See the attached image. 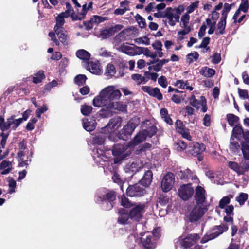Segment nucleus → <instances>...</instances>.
Returning <instances> with one entry per match:
<instances>
[{"mask_svg":"<svg viewBox=\"0 0 249 249\" xmlns=\"http://www.w3.org/2000/svg\"><path fill=\"white\" fill-rule=\"evenodd\" d=\"M161 231L160 227H157L154 228L152 232H149V233L151 234L152 237L156 241H158L161 236Z\"/></svg>","mask_w":249,"mask_h":249,"instance_id":"nucleus-50","label":"nucleus"},{"mask_svg":"<svg viewBox=\"0 0 249 249\" xmlns=\"http://www.w3.org/2000/svg\"><path fill=\"white\" fill-rule=\"evenodd\" d=\"M205 150V146L202 143H191L189 144L187 152L192 155L200 154Z\"/></svg>","mask_w":249,"mask_h":249,"instance_id":"nucleus-22","label":"nucleus"},{"mask_svg":"<svg viewBox=\"0 0 249 249\" xmlns=\"http://www.w3.org/2000/svg\"><path fill=\"white\" fill-rule=\"evenodd\" d=\"M228 229L227 226L222 224L215 226L210 232H208L201 239V243H205L208 241L217 237Z\"/></svg>","mask_w":249,"mask_h":249,"instance_id":"nucleus-11","label":"nucleus"},{"mask_svg":"<svg viewBox=\"0 0 249 249\" xmlns=\"http://www.w3.org/2000/svg\"><path fill=\"white\" fill-rule=\"evenodd\" d=\"M105 20V18L101 16L95 15L91 18L90 20L85 22V26L87 30H90L93 28L94 25L103 22Z\"/></svg>","mask_w":249,"mask_h":249,"instance_id":"nucleus-26","label":"nucleus"},{"mask_svg":"<svg viewBox=\"0 0 249 249\" xmlns=\"http://www.w3.org/2000/svg\"><path fill=\"white\" fill-rule=\"evenodd\" d=\"M140 168L139 164L137 163H132L131 164H128L125 168V171L126 173H136Z\"/></svg>","mask_w":249,"mask_h":249,"instance_id":"nucleus-43","label":"nucleus"},{"mask_svg":"<svg viewBox=\"0 0 249 249\" xmlns=\"http://www.w3.org/2000/svg\"><path fill=\"white\" fill-rule=\"evenodd\" d=\"M228 166L230 169L237 173L239 175H243L249 170V161H244L241 165L234 161H229Z\"/></svg>","mask_w":249,"mask_h":249,"instance_id":"nucleus-15","label":"nucleus"},{"mask_svg":"<svg viewBox=\"0 0 249 249\" xmlns=\"http://www.w3.org/2000/svg\"><path fill=\"white\" fill-rule=\"evenodd\" d=\"M115 199V193L105 188L99 190L95 197L96 202L101 204L103 209L107 211L111 210L113 207Z\"/></svg>","mask_w":249,"mask_h":249,"instance_id":"nucleus-3","label":"nucleus"},{"mask_svg":"<svg viewBox=\"0 0 249 249\" xmlns=\"http://www.w3.org/2000/svg\"><path fill=\"white\" fill-rule=\"evenodd\" d=\"M175 149L178 151H181L186 148V144L183 141H178L175 144Z\"/></svg>","mask_w":249,"mask_h":249,"instance_id":"nucleus-59","label":"nucleus"},{"mask_svg":"<svg viewBox=\"0 0 249 249\" xmlns=\"http://www.w3.org/2000/svg\"><path fill=\"white\" fill-rule=\"evenodd\" d=\"M195 198L196 204L201 205L205 202V191L204 189L200 186H198L195 189Z\"/></svg>","mask_w":249,"mask_h":249,"instance_id":"nucleus-24","label":"nucleus"},{"mask_svg":"<svg viewBox=\"0 0 249 249\" xmlns=\"http://www.w3.org/2000/svg\"><path fill=\"white\" fill-rule=\"evenodd\" d=\"M199 1H196L192 3L187 8V12L189 15L190 13H193L195 9H196L198 6Z\"/></svg>","mask_w":249,"mask_h":249,"instance_id":"nucleus-62","label":"nucleus"},{"mask_svg":"<svg viewBox=\"0 0 249 249\" xmlns=\"http://www.w3.org/2000/svg\"><path fill=\"white\" fill-rule=\"evenodd\" d=\"M115 69L114 66L111 64H107L106 68V73L108 75L113 76L115 73Z\"/></svg>","mask_w":249,"mask_h":249,"instance_id":"nucleus-63","label":"nucleus"},{"mask_svg":"<svg viewBox=\"0 0 249 249\" xmlns=\"http://www.w3.org/2000/svg\"><path fill=\"white\" fill-rule=\"evenodd\" d=\"M138 34L137 29L134 27H131L123 30L114 37L113 41L114 47L117 50H120L121 48L125 44L124 41L132 40Z\"/></svg>","mask_w":249,"mask_h":249,"instance_id":"nucleus-4","label":"nucleus"},{"mask_svg":"<svg viewBox=\"0 0 249 249\" xmlns=\"http://www.w3.org/2000/svg\"><path fill=\"white\" fill-rule=\"evenodd\" d=\"M140 143V132L138 133L134 139L128 143L115 144L112 150V154L116 157L114 160V163H118L120 160L129 156L133 150V148Z\"/></svg>","mask_w":249,"mask_h":249,"instance_id":"nucleus-2","label":"nucleus"},{"mask_svg":"<svg viewBox=\"0 0 249 249\" xmlns=\"http://www.w3.org/2000/svg\"><path fill=\"white\" fill-rule=\"evenodd\" d=\"M206 209L202 205L196 204L190 211L189 214V218L191 222L198 220L205 213Z\"/></svg>","mask_w":249,"mask_h":249,"instance_id":"nucleus-16","label":"nucleus"},{"mask_svg":"<svg viewBox=\"0 0 249 249\" xmlns=\"http://www.w3.org/2000/svg\"><path fill=\"white\" fill-rule=\"evenodd\" d=\"M130 219L133 221H139L140 220V206L138 205L129 211Z\"/></svg>","mask_w":249,"mask_h":249,"instance_id":"nucleus-32","label":"nucleus"},{"mask_svg":"<svg viewBox=\"0 0 249 249\" xmlns=\"http://www.w3.org/2000/svg\"><path fill=\"white\" fill-rule=\"evenodd\" d=\"M136 127V124L132 121H130L120 131L117 138L126 141L131 136Z\"/></svg>","mask_w":249,"mask_h":249,"instance_id":"nucleus-12","label":"nucleus"},{"mask_svg":"<svg viewBox=\"0 0 249 249\" xmlns=\"http://www.w3.org/2000/svg\"><path fill=\"white\" fill-rule=\"evenodd\" d=\"M199 54L197 52H194L188 54L186 56V59L189 63H193L197 60Z\"/></svg>","mask_w":249,"mask_h":249,"instance_id":"nucleus-51","label":"nucleus"},{"mask_svg":"<svg viewBox=\"0 0 249 249\" xmlns=\"http://www.w3.org/2000/svg\"><path fill=\"white\" fill-rule=\"evenodd\" d=\"M122 120L120 117L117 116L112 118L102 130V133H106L108 135L109 140L115 141L117 136L115 133L119 127L121 126Z\"/></svg>","mask_w":249,"mask_h":249,"instance_id":"nucleus-5","label":"nucleus"},{"mask_svg":"<svg viewBox=\"0 0 249 249\" xmlns=\"http://www.w3.org/2000/svg\"><path fill=\"white\" fill-rule=\"evenodd\" d=\"M119 51L128 55H135L139 54V53H140V48L136 46L134 44H130L126 42Z\"/></svg>","mask_w":249,"mask_h":249,"instance_id":"nucleus-21","label":"nucleus"},{"mask_svg":"<svg viewBox=\"0 0 249 249\" xmlns=\"http://www.w3.org/2000/svg\"><path fill=\"white\" fill-rule=\"evenodd\" d=\"M82 121L83 127L86 131H92L95 128L96 123L94 119L90 118V120L85 119Z\"/></svg>","mask_w":249,"mask_h":249,"instance_id":"nucleus-27","label":"nucleus"},{"mask_svg":"<svg viewBox=\"0 0 249 249\" xmlns=\"http://www.w3.org/2000/svg\"><path fill=\"white\" fill-rule=\"evenodd\" d=\"M76 55L78 58L84 61H88L90 57L89 53L84 49L77 50L76 53Z\"/></svg>","mask_w":249,"mask_h":249,"instance_id":"nucleus-37","label":"nucleus"},{"mask_svg":"<svg viewBox=\"0 0 249 249\" xmlns=\"http://www.w3.org/2000/svg\"><path fill=\"white\" fill-rule=\"evenodd\" d=\"M141 243L145 249H154L157 245L156 241L149 232H141Z\"/></svg>","mask_w":249,"mask_h":249,"instance_id":"nucleus-14","label":"nucleus"},{"mask_svg":"<svg viewBox=\"0 0 249 249\" xmlns=\"http://www.w3.org/2000/svg\"><path fill=\"white\" fill-rule=\"evenodd\" d=\"M67 18L68 15L66 12H62L56 17V25L54 27V31L58 32L64 29L63 26L65 23L64 18Z\"/></svg>","mask_w":249,"mask_h":249,"instance_id":"nucleus-25","label":"nucleus"},{"mask_svg":"<svg viewBox=\"0 0 249 249\" xmlns=\"http://www.w3.org/2000/svg\"><path fill=\"white\" fill-rule=\"evenodd\" d=\"M88 70L91 73L96 75H99L102 73L101 68L98 62H91L89 63Z\"/></svg>","mask_w":249,"mask_h":249,"instance_id":"nucleus-28","label":"nucleus"},{"mask_svg":"<svg viewBox=\"0 0 249 249\" xmlns=\"http://www.w3.org/2000/svg\"><path fill=\"white\" fill-rule=\"evenodd\" d=\"M0 169L2 170V175L8 174L12 169V163L6 160H3L0 164Z\"/></svg>","mask_w":249,"mask_h":249,"instance_id":"nucleus-31","label":"nucleus"},{"mask_svg":"<svg viewBox=\"0 0 249 249\" xmlns=\"http://www.w3.org/2000/svg\"><path fill=\"white\" fill-rule=\"evenodd\" d=\"M126 194L129 196H139L140 194V186L139 183L129 186L127 189Z\"/></svg>","mask_w":249,"mask_h":249,"instance_id":"nucleus-29","label":"nucleus"},{"mask_svg":"<svg viewBox=\"0 0 249 249\" xmlns=\"http://www.w3.org/2000/svg\"><path fill=\"white\" fill-rule=\"evenodd\" d=\"M45 78L44 71L42 70L39 71L34 74L33 82L35 84H38L42 82Z\"/></svg>","mask_w":249,"mask_h":249,"instance_id":"nucleus-40","label":"nucleus"},{"mask_svg":"<svg viewBox=\"0 0 249 249\" xmlns=\"http://www.w3.org/2000/svg\"><path fill=\"white\" fill-rule=\"evenodd\" d=\"M241 150L243 153L244 158L247 160H249V145L243 142L241 143Z\"/></svg>","mask_w":249,"mask_h":249,"instance_id":"nucleus-44","label":"nucleus"},{"mask_svg":"<svg viewBox=\"0 0 249 249\" xmlns=\"http://www.w3.org/2000/svg\"><path fill=\"white\" fill-rule=\"evenodd\" d=\"M229 148L232 153L238 152L240 149V145L238 142L232 137H231L230 139Z\"/></svg>","mask_w":249,"mask_h":249,"instance_id":"nucleus-39","label":"nucleus"},{"mask_svg":"<svg viewBox=\"0 0 249 249\" xmlns=\"http://www.w3.org/2000/svg\"><path fill=\"white\" fill-rule=\"evenodd\" d=\"M108 105L109 106V107H112L114 111L116 110L121 111H124L126 110V106L120 102L114 101L108 104Z\"/></svg>","mask_w":249,"mask_h":249,"instance_id":"nucleus-36","label":"nucleus"},{"mask_svg":"<svg viewBox=\"0 0 249 249\" xmlns=\"http://www.w3.org/2000/svg\"><path fill=\"white\" fill-rule=\"evenodd\" d=\"M157 131V128L153 122L149 120L141 123V142L147 138H151Z\"/></svg>","mask_w":249,"mask_h":249,"instance_id":"nucleus-9","label":"nucleus"},{"mask_svg":"<svg viewBox=\"0 0 249 249\" xmlns=\"http://www.w3.org/2000/svg\"><path fill=\"white\" fill-rule=\"evenodd\" d=\"M215 72L214 70L207 67L202 68L200 71V73L202 75L207 77H211L213 76L215 74Z\"/></svg>","mask_w":249,"mask_h":249,"instance_id":"nucleus-42","label":"nucleus"},{"mask_svg":"<svg viewBox=\"0 0 249 249\" xmlns=\"http://www.w3.org/2000/svg\"><path fill=\"white\" fill-rule=\"evenodd\" d=\"M160 114L164 121L169 124H172L173 121L169 116L167 110L166 108H162L160 111Z\"/></svg>","mask_w":249,"mask_h":249,"instance_id":"nucleus-41","label":"nucleus"},{"mask_svg":"<svg viewBox=\"0 0 249 249\" xmlns=\"http://www.w3.org/2000/svg\"><path fill=\"white\" fill-rule=\"evenodd\" d=\"M184 8L183 5H179L178 7L172 8L168 7L165 10V18L168 20V24L174 26L177 22H179L180 14L184 11Z\"/></svg>","mask_w":249,"mask_h":249,"instance_id":"nucleus-6","label":"nucleus"},{"mask_svg":"<svg viewBox=\"0 0 249 249\" xmlns=\"http://www.w3.org/2000/svg\"><path fill=\"white\" fill-rule=\"evenodd\" d=\"M190 16L188 13H185L181 17L180 26L181 27L190 28L189 26Z\"/></svg>","mask_w":249,"mask_h":249,"instance_id":"nucleus-47","label":"nucleus"},{"mask_svg":"<svg viewBox=\"0 0 249 249\" xmlns=\"http://www.w3.org/2000/svg\"><path fill=\"white\" fill-rule=\"evenodd\" d=\"M231 9V5L228 3H225L224 8L222 11L221 16L220 18L226 20L227 15L230 10Z\"/></svg>","mask_w":249,"mask_h":249,"instance_id":"nucleus-52","label":"nucleus"},{"mask_svg":"<svg viewBox=\"0 0 249 249\" xmlns=\"http://www.w3.org/2000/svg\"><path fill=\"white\" fill-rule=\"evenodd\" d=\"M92 110L91 106L84 105L81 106V112L85 116H88L90 114Z\"/></svg>","mask_w":249,"mask_h":249,"instance_id":"nucleus-55","label":"nucleus"},{"mask_svg":"<svg viewBox=\"0 0 249 249\" xmlns=\"http://www.w3.org/2000/svg\"><path fill=\"white\" fill-rule=\"evenodd\" d=\"M230 202V197L228 196L223 197L219 201V206L221 209H224L226 205Z\"/></svg>","mask_w":249,"mask_h":249,"instance_id":"nucleus-58","label":"nucleus"},{"mask_svg":"<svg viewBox=\"0 0 249 249\" xmlns=\"http://www.w3.org/2000/svg\"><path fill=\"white\" fill-rule=\"evenodd\" d=\"M199 239L197 234H190L186 236L182 235L176 244V249H185L193 245Z\"/></svg>","mask_w":249,"mask_h":249,"instance_id":"nucleus-10","label":"nucleus"},{"mask_svg":"<svg viewBox=\"0 0 249 249\" xmlns=\"http://www.w3.org/2000/svg\"><path fill=\"white\" fill-rule=\"evenodd\" d=\"M8 185L9 189L8 190V193L12 194L15 192V188L16 186V182L13 178H9L8 180Z\"/></svg>","mask_w":249,"mask_h":249,"instance_id":"nucleus-61","label":"nucleus"},{"mask_svg":"<svg viewBox=\"0 0 249 249\" xmlns=\"http://www.w3.org/2000/svg\"><path fill=\"white\" fill-rule=\"evenodd\" d=\"M174 85L181 89H187L192 91L193 88L189 86V83L187 80H178L174 83Z\"/></svg>","mask_w":249,"mask_h":249,"instance_id":"nucleus-35","label":"nucleus"},{"mask_svg":"<svg viewBox=\"0 0 249 249\" xmlns=\"http://www.w3.org/2000/svg\"><path fill=\"white\" fill-rule=\"evenodd\" d=\"M119 216L118 217V223L121 225H126L130 223V214H128V211L125 208H120L118 210Z\"/></svg>","mask_w":249,"mask_h":249,"instance_id":"nucleus-23","label":"nucleus"},{"mask_svg":"<svg viewBox=\"0 0 249 249\" xmlns=\"http://www.w3.org/2000/svg\"><path fill=\"white\" fill-rule=\"evenodd\" d=\"M121 93L116 89L114 86H109L102 89L99 95L93 100V105L95 107H101L103 105H108L118 100L121 96Z\"/></svg>","mask_w":249,"mask_h":249,"instance_id":"nucleus-1","label":"nucleus"},{"mask_svg":"<svg viewBox=\"0 0 249 249\" xmlns=\"http://www.w3.org/2000/svg\"><path fill=\"white\" fill-rule=\"evenodd\" d=\"M140 234L134 231L128 238L127 246L130 249H139Z\"/></svg>","mask_w":249,"mask_h":249,"instance_id":"nucleus-20","label":"nucleus"},{"mask_svg":"<svg viewBox=\"0 0 249 249\" xmlns=\"http://www.w3.org/2000/svg\"><path fill=\"white\" fill-rule=\"evenodd\" d=\"M49 36L53 41V45H59V41L64 44L67 43V36L64 29L60 30L58 32L54 31V33L53 32H50L49 34Z\"/></svg>","mask_w":249,"mask_h":249,"instance_id":"nucleus-13","label":"nucleus"},{"mask_svg":"<svg viewBox=\"0 0 249 249\" xmlns=\"http://www.w3.org/2000/svg\"><path fill=\"white\" fill-rule=\"evenodd\" d=\"M153 174L151 171H146L141 179V184L147 187L151 184L152 180Z\"/></svg>","mask_w":249,"mask_h":249,"instance_id":"nucleus-30","label":"nucleus"},{"mask_svg":"<svg viewBox=\"0 0 249 249\" xmlns=\"http://www.w3.org/2000/svg\"><path fill=\"white\" fill-rule=\"evenodd\" d=\"M121 205L124 208H130L133 206V203H131L124 195H123L119 198Z\"/></svg>","mask_w":249,"mask_h":249,"instance_id":"nucleus-48","label":"nucleus"},{"mask_svg":"<svg viewBox=\"0 0 249 249\" xmlns=\"http://www.w3.org/2000/svg\"><path fill=\"white\" fill-rule=\"evenodd\" d=\"M219 17V13L215 11H212V12L208 15L206 22L209 28L208 31L209 34H213L215 31V25Z\"/></svg>","mask_w":249,"mask_h":249,"instance_id":"nucleus-18","label":"nucleus"},{"mask_svg":"<svg viewBox=\"0 0 249 249\" xmlns=\"http://www.w3.org/2000/svg\"><path fill=\"white\" fill-rule=\"evenodd\" d=\"M226 25V20L220 18L217 24L215 33L216 35H223L225 34V29Z\"/></svg>","mask_w":249,"mask_h":249,"instance_id":"nucleus-38","label":"nucleus"},{"mask_svg":"<svg viewBox=\"0 0 249 249\" xmlns=\"http://www.w3.org/2000/svg\"><path fill=\"white\" fill-rule=\"evenodd\" d=\"M48 109V106L46 104H43L42 107H38L35 112L36 116L39 118H41V115Z\"/></svg>","mask_w":249,"mask_h":249,"instance_id":"nucleus-56","label":"nucleus"},{"mask_svg":"<svg viewBox=\"0 0 249 249\" xmlns=\"http://www.w3.org/2000/svg\"><path fill=\"white\" fill-rule=\"evenodd\" d=\"M142 53L146 56L154 59V53L149 50L148 48L141 47V54Z\"/></svg>","mask_w":249,"mask_h":249,"instance_id":"nucleus-60","label":"nucleus"},{"mask_svg":"<svg viewBox=\"0 0 249 249\" xmlns=\"http://www.w3.org/2000/svg\"><path fill=\"white\" fill-rule=\"evenodd\" d=\"M227 119L229 124L231 126L237 125L238 123L239 118L232 114H229L227 115Z\"/></svg>","mask_w":249,"mask_h":249,"instance_id":"nucleus-45","label":"nucleus"},{"mask_svg":"<svg viewBox=\"0 0 249 249\" xmlns=\"http://www.w3.org/2000/svg\"><path fill=\"white\" fill-rule=\"evenodd\" d=\"M150 96L155 97L159 100H161L163 98L162 95L160 93L159 89L157 87L154 88Z\"/></svg>","mask_w":249,"mask_h":249,"instance_id":"nucleus-57","label":"nucleus"},{"mask_svg":"<svg viewBox=\"0 0 249 249\" xmlns=\"http://www.w3.org/2000/svg\"><path fill=\"white\" fill-rule=\"evenodd\" d=\"M194 192L191 184L182 185L178 189V196L183 200H187L190 198Z\"/></svg>","mask_w":249,"mask_h":249,"instance_id":"nucleus-19","label":"nucleus"},{"mask_svg":"<svg viewBox=\"0 0 249 249\" xmlns=\"http://www.w3.org/2000/svg\"><path fill=\"white\" fill-rule=\"evenodd\" d=\"M101 107H104L100 112V115L102 117H109L112 116L115 112L112 110V107H109L108 105H103Z\"/></svg>","mask_w":249,"mask_h":249,"instance_id":"nucleus-33","label":"nucleus"},{"mask_svg":"<svg viewBox=\"0 0 249 249\" xmlns=\"http://www.w3.org/2000/svg\"><path fill=\"white\" fill-rule=\"evenodd\" d=\"M107 151L105 152L102 150L96 149L93 151L92 157L97 164L102 166L104 170L105 168L111 170V168H109V166L110 164H112V162L107 155Z\"/></svg>","mask_w":249,"mask_h":249,"instance_id":"nucleus-7","label":"nucleus"},{"mask_svg":"<svg viewBox=\"0 0 249 249\" xmlns=\"http://www.w3.org/2000/svg\"><path fill=\"white\" fill-rule=\"evenodd\" d=\"M87 79V77L84 74H79L76 76L74 78V81L76 84L78 86L83 85Z\"/></svg>","mask_w":249,"mask_h":249,"instance_id":"nucleus-53","label":"nucleus"},{"mask_svg":"<svg viewBox=\"0 0 249 249\" xmlns=\"http://www.w3.org/2000/svg\"><path fill=\"white\" fill-rule=\"evenodd\" d=\"M22 123V120L17 119L16 115H12L5 121L3 117H0V129L3 131H6L8 129L11 130H15Z\"/></svg>","mask_w":249,"mask_h":249,"instance_id":"nucleus-8","label":"nucleus"},{"mask_svg":"<svg viewBox=\"0 0 249 249\" xmlns=\"http://www.w3.org/2000/svg\"><path fill=\"white\" fill-rule=\"evenodd\" d=\"M248 198V195L245 193H241L240 195L236 198V200L240 205L244 204Z\"/></svg>","mask_w":249,"mask_h":249,"instance_id":"nucleus-64","label":"nucleus"},{"mask_svg":"<svg viewBox=\"0 0 249 249\" xmlns=\"http://www.w3.org/2000/svg\"><path fill=\"white\" fill-rule=\"evenodd\" d=\"M244 133L245 131H243L242 127L240 125H236L233 128L231 137L240 140L243 137Z\"/></svg>","mask_w":249,"mask_h":249,"instance_id":"nucleus-34","label":"nucleus"},{"mask_svg":"<svg viewBox=\"0 0 249 249\" xmlns=\"http://www.w3.org/2000/svg\"><path fill=\"white\" fill-rule=\"evenodd\" d=\"M20 151L18 153V157L20 158V160H23V157L25 155V152L24 150L26 149V145L24 142L22 141L19 144Z\"/></svg>","mask_w":249,"mask_h":249,"instance_id":"nucleus-54","label":"nucleus"},{"mask_svg":"<svg viewBox=\"0 0 249 249\" xmlns=\"http://www.w3.org/2000/svg\"><path fill=\"white\" fill-rule=\"evenodd\" d=\"M105 141V136L103 134H99L93 138V143L94 144L101 145Z\"/></svg>","mask_w":249,"mask_h":249,"instance_id":"nucleus-49","label":"nucleus"},{"mask_svg":"<svg viewBox=\"0 0 249 249\" xmlns=\"http://www.w3.org/2000/svg\"><path fill=\"white\" fill-rule=\"evenodd\" d=\"M113 34V30L111 28L102 30L99 34V37L102 39L107 38Z\"/></svg>","mask_w":249,"mask_h":249,"instance_id":"nucleus-46","label":"nucleus"},{"mask_svg":"<svg viewBox=\"0 0 249 249\" xmlns=\"http://www.w3.org/2000/svg\"><path fill=\"white\" fill-rule=\"evenodd\" d=\"M175 183V177L173 173H168L163 177L161 182V187L164 192L171 190Z\"/></svg>","mask_w":249,"mask_h":249,"instance_id":"nucleus-17","label":"nucleus"}]
</instances>
